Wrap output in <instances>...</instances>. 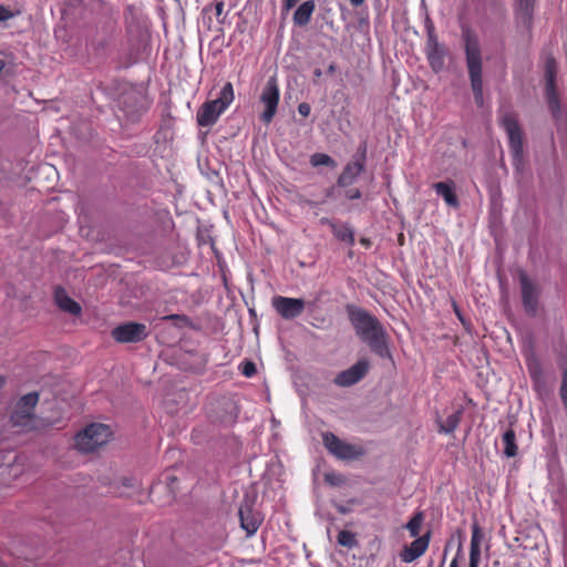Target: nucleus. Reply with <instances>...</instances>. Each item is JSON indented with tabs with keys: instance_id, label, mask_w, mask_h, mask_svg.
<instances>
[{
	"instance_id": "obj_28",
	"label": "nucleus",
	"mask_w": 567,
	"mask_h": 567,
	"mask_svg": "<svg viewBox=\"0 0 567 567\" xmlns=\"http://www.w3.org/2000/svg\"><path fill=\"white\" fill-rule=\"evenodd\" d=\"M527 369L529 377L534 381V383L539 384L544 378V371L540 362L536 359H533L527 363Z\"/></svg>"
},
{
	"instance_id": "obj_22",
	"label": "nucleus",
	"mask_w": 567,
	"mask_h": 567,
	"mask_svg": "<svg viewBox=\"0 0 567 567\" xmlns=\"http://www.w3.org/2000/svg\"><path fill=\"white\" fill-rule=\"evenodd\" d=\"M54 299L59 308L62 309L63 311L74 316L81 313V306L71 297H69L63 288H55Z\"/></svg>"
},
{
	"instance_id": "obj_17",
	"label": "nucleus",
	"mask_w": 567,
	"mask_h": 567,
	"mask_svg": "<svg viewBox=\"0 0 567 567\" xmlns=\"http://www.w3.org/2000/svg\"><path fill=\"white\" fill-rule=\"evenodd\" d=\"M535 0H516L515 20L518 28L532 29Z\"/></svg>"
},
{
	"instance_id": "obj_47",
	"label": "nucleus",
	"mask_w": 567,
	"mask_h": 567,
	"mask_svg": "<svg viewBox=\"0 0 567 567\" xmlns=\"http://www.w3.org/2000/svg\"><path fill=\"white\" fill-rule=\"evenodd\" d=\"M313 75H315V78H318V79H319V78L322 75V71H321L320 69H316V70L313 71Z\"/></svg>"
},
{
	"instance_id": "obj_50",
	"label": "nucleus",
	"mask_w": 567,
	"mask_h": 567,
	"mask_svg": "<svg viewBox=\"0 0 567 567\" xmlns=\"http://www.w3.org/2000/svg\"><path fill=\"white\" fill-rule=\"evenodd\" d=\"M307 204L310 205V206H316L317 205V203L311 202V200H307Z\"/></svg>"
},
{
	"instance_id": "obj_23",
	"label": "nucleus",
	"mask_w": 567,
	"mask_h": 567,
	"mask_svg": "<svg viewBox=\"0 0 567 567\" xmlns=\"http://www.w3.org/2000/svg\"><path fill=\"white\" fill-rule=\"evenodd\" d=\"M316 10L315 0H307L302 2L293 13V23L298 27L307 25Z\"/></svg>"
},
{
	"instance_id": "obj_49",
	"label": "nucleus",
	"mask_w": 567,
	"mask_h": 567,
	"mask_svg": "<svg viewBox=\"0 0 567 567\" xmlns=\"http://www.w3.org/2000/svg\"><path fill=\"white\" fill-rule=\"evenodd\" d=\"M6 384V378L0 375V389Z\"/></svg>"
},
{
	"instance_id": "obj_27",
	"label": "nucleus",
	"mask_w": 567,
	"mask_h": 567,
	"mask_svg": "<svg viewBox=\"0 0 567 567\" xmlns=\"http://www.w3.org/2000/svg\"><path fill=\"white\" fill-rule=\"evenodd\" d=\"M424 523V513L416 512L410 520L405 524L404 528L408 529L411 537L416 538L420 537V530Z\"/></svg>"
},
{
	"instance_id": "obj_36",
	"label": "nucleus",
	"mask_w": 567,
	"mask_h": 567,
	"mask_svg": "<svg viewBox=\"0 0 567 567\" xmlns=\"http://www.w3.org/2000/svg\"><path fill=\"white\" fill-rule=\"evenodd\" d=\"M12 12L4 6H0V21H6L12 17Z\"/></svg>"
},
{
	"instance_id": "obj_9",
	"label": "nucleus",
	"mask_w": 567,
	"mask_h": 567,
	"mask_svg": "<svg viewBox=\"0 0 567 567\" xmlns=\"http://www.w3.org/2000/svg\"><path fill=\"white\" fill-rule=\"evenodd\" d=\"M280 99V90L278 85V81L276 76H271L268 79L266 85L262 89L260 95V102L265 105L264 112L260 114V120L265 124H269L272 122Z\"/></svg>"
},
{
	"instance_id": "obj_3",
	"label": "nucleus",
	"mask_w": 567,
	"mask_h": 567,
	"mask_svg": "<svg viewBox=\"0 0 567 567\" xmlns=\"http://www.w3.org/2000/svg\"><path fill=\"white\" fill-rule=\"evenodd\" d=\"M234 86L230 82H226L221 87L219 95L210 101H206L196 113L197 124L202 127H210L220 117V115L234 102Z\"/></svg>"
},
{
	"instance_id": "obj_29",
	"label": "nucleus",
	"mask_w": 567,
	"mask_h": 567,
	"mask_svg": "<svg viewBox=\"0 0 567 567\" xmlns=\"http://www.w3.org/2000/svg\"><path fill=\"white\" fill-rule=\"evenodd\" d=\"M337 542L339 545L347 547V548H353L358 545L355 534L351 530H341L338 534Z\"/></svg>"
},
{
	"instance_id": "obj_20",
	"label": "nucleus",
	"mask_w": 567,
	"mask_h": 567,
	"mask_svg": "<svg viewBox=\"0 0 567 567\" xmlns=\"http://www.w3.org/2000/svg\"><path fill=\"white\" fill-rule=\"evenodd\" d=\"M484 538L482 528L477 523L472 525L470 564L468 567H478L481 561V543Z\"/></svg>"
},
{
	"instance_id": "obj_45",
	"label": "nucleus",
	"mask_w": 567,
	"mask_h": 567,
	"mask_svg": "<svg viewBox=\"0 0 567 567\" xmlns=\"http://www.w3.org/2000/svg\"><path fill=\"white\" fill-rule=\"evenodd\" d=\"M453 307H454V311H455L456 316L458 317V319L461 321H463L462 315H461V312H460V310L457 308V305L455 302L453 303Z\"/></svg>"
},
{
	"instance_id": "obj_33",
	"label": "nucleus",
	"mask_w": 567,
	"mask_h": 567,
	"mask_svg": "<svg viewBox=\"0 0 567 567\" xmlns=\"http://www.w3.org/2000/svg\"><path fill=\"white\" fill-rule=\"evenodd\" d=\"M298 112L300 115L307 117L311 112V107L308 103L302 102L298 105Z\"/></svg>"
},
{
	"instance_id": "obj_15",
	"label": "nucleus",
	"mask_w": 567,
	"mask_h": 567,
	"mask_svg": "<svg viewBox=\"0 0 567 567\" xmlns=\"http://www.w3.org/2000/svg\"><path fill=\"white\" fill-rule=\"evenodd\" d=\"M112 34L111 28H103L102 31H96L93 35L87 38L85 43L87 53L94 58H106Z\"/></svg>"
},
{
	"instance_id": "obj_14",
	"label": "nucleus",
	"mask_w": 567,
	"mask_h": 567,
	"mask_svg": "<svg viewBox=\"0 0 567 567\" xmlns=\"http://www.w3.org/2000/svg\"><path fill=\"white\" fill-rule=\"evenodd\" d=\"M523 307L526 313L535 317L538 311L539 289L524 272L519 275Z\"/></svg>"
},
{
	"instance_id": "obj_7",
	"label": "nucleus",
	"mask_w": 567,
	"mask_h": 567,
	"mask_svg": "<svg viewBox=\"0 0 567 567\" xmlns=\"http://www.w3.org/2000/svg\"><path fill=\"white\" fill-rule=\"evenodd\" d=\"M557 62L555 58L548 54L544 63L545 96L548 109L554 117L560 115V99L556 85Z\"/></svg>"
},
{
	"instance_id": "obj_12",
	"label": "nucleus",
	"mask_w": 567,
	"mask_h": 567,
	"mask_svg": "<svg viewBox=\"0 0 567 567\" xmlns=\"http://www.w3.org/2000/svg\"><path fill=\"white\" fill-rule=\"evenodd\" d=\"M271 305L277 313L285 320H293L302 315L306 301L301 298L275 296Z\"/></svg>"
},
{
	"instance_id": "obj_5",
	"label": "nucleus",
	"mask_w": 567,
	"mask_h": 567,
	"mask_svg": "<svg viewBox=\"0 0 567 567\" xmlns=\"http://www.w3.org/2000/svg\"><path fill=\"white\" fill-rule=\"evenodd\" d=\"M501 124L508 136L509 150L513 156V165L519 168L524 163L523 132L514 112H506L501 117Z\"/></svg>"
},
{
	"instance_id": "obj_26",
	"label": "nucleus",
	"mask_w": 567,
	"mask_h": 567,
	"mask_svg": "<svg viewBox=\"0 0 567 567\" xmlns=\"http://www.w3.org/2000/svg\"><path fill=\"white\" fill-rule=\"evenodd\" d=\"M502 442L504 445V454L507 457H514L517 455L518 446L516 444V434L513 429H508L504 432Z\"/></svg>"
},
{
	"instance_id": "obj_43",
	"label": "nucleus",
	"mask_w": 567,
	"mask_h": 567,
	"mask_svg": "<svg viewBox=\"0 0 567 567\" xmlns=\"http://www.w3.org/2000/svg\"><path fill=\"white\" fill-rule=\"evenodd\" d=\"M336 64L334 63H331L329 66H328V70H327V73L328 74H333L336 72Z\"/></svg>"
},
{
	"instance_id": "obj_30",
	"label": "nucleus",
	"mask_w": 567,
	"mask_h": 567,
	"mask_svg": "<svg viewBox=\"0 0 567 567\" xmlns=\"http://www.w3.org/2000/svg\"><path fill=\"white\" fill-rule=\"evenodd\" d=\"M310 164L313 167L318 166H336V162L332 157L323 153H315L310 156Z\"/></svg>"
},
{
	"instance_id": "obj_18",
	"label": "nucleus",
	"mask_w": 567,
	"mask_h": 567,
	"mask_svg": "<svg viewBox=\"0 0 567 567\" xmlns=\"http://www.w3.org/2000/svg\"><path fill=\"white\" fill-rule=\"evenodd\" d=\"M239 519L241 528L246 530L248 536L254 535L262 522L260 514L255 512L248 504L240 506Z\"/></svg>"
},
{
	"instance_id": "obj_41",
	"label": "nucleus",
	"mask_w": 567,
	"mask_h": 567,
	"mask_svg": "<svg viewBox=\"0 0 567 567\" xmlns=\"http://www.w3.org/2000/svg\"><path fill=\"white\" fill-rule=\"evenodd\" d=\"M122 484L125 487H134V482L131 478H123L122 480Z\"/></svg>"
},
{
	"instance_id": "obj_2",
	"label": "nucleus",
	"mask_w": 567,
	"mask_h": 567,
	"mask_svg": "<svg viewBox=\"0 0 567 567\" xmlns=\"http://www.w3.org/2000/svg\"><path fill=\"white\" fill-rule=\"evenodd\" d=\"M466 69L473 91L474 101L477 106L484 103L483 97V59L478 38L475 33L466 30L462 34Z\"/></svg>"
},
{
	"instance_id": "obj_6",
	"label": "nucleus",
	"mask_w": 567,
	"mask_h": 567,
	"mask_svg": "<svg viewBox=\"0 0 567 567\" xmlns=\"http://www.w3.org/2000/svg\"><path fill=\"white\" fill-rule=\"evenodd\" d=\"M39 402V393L30 392L25 395H22L11 415L10 423L13 427H20L22 430H32L33 421H34V409Z\"/></svg>"
},
{
	"instance_id": "obj_16",
	"label": "nucleus",
	"mask_w": 567,
	"mask_h": 567,
	"mask_svg": "<svg viewBox=\"0 0 567 567\" xmlns=\"http://www.w3.org/2000/svg\"><path fill=\"white\" fill-rule=\"evenodd\" d=\"M431 536L432 532L427 530L424 535L416 537L409 546H405L400 554L401 560L412 563L424 555L429 548Z\"/></svg>"
},
{
	"instance_id": "obj_10",
	"label": "nucleus",
	"mask_w": 567,
	"mask_h": 567,
	"mask_svg": "<svg viewBox=\"0 0 567 567\" xmlns=\"http://www.w3.org/2000/svg\"><path fill=\"white\" fill-rule=\"evenodd\" d=\"M111 336L118 343H136L147 338L148 330L146 324L131 321L115 327Z\"/></svg>"
},
{
	"instance_id": "obj_4",
	"label": "nucleus",
	"mask_w": 567,
	"mask_h": 567,
	"mask_svg": "<svg viewBox=\"0 0 567 567\" xmlns=\"http://www.w3.org/2000/svg\"><path fill=\"white\" fill-rule=\"evenodd\" d=\"M112 431L109 425L92 423L75 436V447L82 453H91L109 442Z\"/></svg>"
},
{
	"instance_id": "obj_8",
	"label": "nucleus",
	"mask_w": 567,
	"mask_h": 567,
	"mask_svg": "<svg viewBox=\"0 0 567 567\" xmlns=\"http://www.w3.org/2000/svg\"><path fill=\"white\" fill-rule=\"evenodd\" d=\"M425 55L434 73H440L445 65L446 49L439 42L433 24L426 25Z\"/></svg>"
},
{
	"instance_id": "obj_19",
	"label": "nucleus",
	"mask_w": 567,
	"mask_h": 567,
	"mask_svg": "<svg viewBox=\"0 0 567 567\" xmlns=\"http://www.w3.org/2000/svg\"><path fill=\"white\" fill-rule=\"evenodd\" d=\"M364 159L365 156L363 154L360 159L348 163L337 181L338 186L347 187L351 185L364 169Z\"/></svg>"
},
{
	"instance_id": "obj_35",
	"label": "nucleus",
	"mask_w": 567,
	"mask_h": 567,
	"mask_svg": "<svg viewBox=\"0 0 567 567\" xmlns=\"http://www.w3.org/2000/svg\"><path fill=\"white\" fill-rule=\"evenodd\" d=\"M163 319L167 320V321H183V322L188 321V318L184 315H168V316H165Z\"/></svg>"
},
{
	"instance_id": "obj_34",
	"label": "nucleus",
	"mask_w": 567,
	"mask_h": 567,
	"mask_svg": "<svg viewBox=\"0 0 567 567\" xmlns=\"http://www.w3.org/2000/svg\"><path fill=\"white\" fill-rule=\"evenodd\" d=\"M346 197L348 199H359L361 198V192L358 188H351L346 192Z\"/></svg>"
},
{
	"instance_id": "obj_24",
	"label": "nucleus",
	"mask_w": 567,
	"mask_h": 567,
	"mask_svg": "<svg viewBox=\"0 0 567 567\" xmlns=\"http://www.w3.org/2000/svg\"><path fill=\"white\" fill-rule=\"evenodd\" d=\"M331 230H332L333 236L338 240H340L342 243H346L349 246H353L354 245V241H355L354 240V231L347 224H339V223H337L336 225H332V229Z\"/></svg>"
},
{
	"instance_id": "obj_51",
	"label": "nucleus",
	"mask_w": 567,
	"mask_h": 567,
	"mask_svg": "<svg viewBox=\"0 0 567 567\" xmlns=\"http://www.w3.org/2000/svg\"><path fill=\"white\" fill-rule=\"evenodd\" d=\"M461 550H462V544L460 543L457 553H460Z\"/></svg>"
},
{
	"instance_id": "obj_13",
	"label": "nucleus",
	"mask_w": 567,
	"mask_h": 567,
	"mask_svg": "<svg viewBox=\"0 0 567 567\" xmlns=\"http://www.w3.org/2000/svg\"><path fill=\"white\" fill-rule=\"evenodd\" d=\"M369 370V361L367 359H360L349 369L339 372L333 382L341 388L354 385L368 374Z\"/></svg>"
},
{
	"instance_id": "obj_31",
	"label": "nucleus",
	"mask_w": 567,
	"mask_h": 567,
	"mask_svg": "<svg viewBox=\"0 0 567 567\" xmlns=\"http://www.w3.org/2000/svg\"><path fill=\"white\" fill-rule=\"evenodd\" d=\"M240 372L247 377L251 378L256 374V364L252 361H245L239 367Z\"/></svg>"
},
{
	"instance_id": "obj_40",
	"label": "nucleus",
	"mask_w": 567,
	"mask_h": 567,
	"mask_svg": "<svg viewBox=\"0 0 567 567\" xmlns=\"http://www.w3.org/2000/svg\"><path fill=\"white\" fill-rule=\"evenodd\" d=\"M320 224L321 225H327V226H329L332 229V225H336L337 223L334 220L330 219V218L322 217L320 219Z\"/></svg>"
},
{
	"instance_id": "obj_32",
	"label": "nucleus",
	"mask_w": 567,
	"mask_h": 567,
	"mask_svg": "<svg viewBox=\"0 0 567 567\" xmlns=\"http://www.w3.org/2000/svg\"><path fill=\"white\" fill-rule=\"evenodd\" d=\"M559 395L561 399V402H567V369L563 371L561 374V384L559 389Z\"/></svg>"
},
{
	"instance_id": "obj_1",
	"label": "nucleus",
	"mask_w": 567,
	"mask_h": 567,
	"mask_svg": "<svg viewBox=\"0 0 567 567\" xmlns=\"http://www.w3.org/2000/svg\"><path fill=\"white\" fill-rule=\"evenodd\" d=\"M346 309L357 337L378 357L391 358L389 337L380 320L368 310L354 305H348Z\"/></svg>"
},
{
	"instance_id": "obj_11",
	"label": "nucleus",
	"mask_w": 567,
	"mask_h": 567,
	"mask_svg": "<svg viewBox=\"0 0 567 567\" xmlns=\"http://www.w3.org/2000/svg\"><path fill=\"white\" fill-rule=\"evenodd\" d=\"M322 442L324 447L340 460H354L361 455L360 449L340 440L337 435L331 432H324L322 434Z\"/></svg>"
},
{
	"instance_id": "obj_46",
	"label": "nucleus",
	"mask_w": 567,
	"mask_h": 567,
	"mask_svg": "<svg viewBox=\"0 0 567 567\" xmlns=\"http://www.w3.org/2000/svg\"><path fill=\"white\" fill-rule=\"evenodd\" d=\"M360 243H361L363 246H365V247H369V246H370V240H369V239H367V238H361V239H360Z\"/></svg>"
},
{
	"instance_id": "obj_44",
	"label": "nucleus",
	"mask_w": 567,
	"mask_h": 567,
	"mask_svg": "<svg viewBox=\"0 0 567 567\" xmlns=\"http://www.w3.org/2000/svg\"><path fill=\"white\" fill-rule=\"evenodd\" d=\"M4 66H6V61L3 58V53L0 52V72L4 69Z\"/></svg>"
},
{
	"instance_id": "obj_38",
	"label": "nucleus",
	"mask_w": 567,
	"mask_h": 567,
	"mask_svg": "<svg viewBox=\"0 0 567 567\" xmlns=\"http://www.w3.org/2000/svg\"><path fill=\"white\" fill-rule=\"evenodd\" d=\"M326 481L329 482L330 484H338L339 483V476L334 475V474H326Z\"/></svg>"
},
{
	"instance_id": "obj_37",
	"label": "nucleus",
	"mask_w": 567,
	"mask_h": 567,
	"mask_svg": "<svg viewBox=\"0 0 567 567\" xmlns=\"http://www.w3.org/2000/svg\"><path fill=\"white\" fill-rule=\"evenodd\" d=\"M300 0H284V9L285 10H290L292 8H295L297 6V3L299 2Z\"/></svg>"
},
{
	"instance_id": "obj_48",
	"label": "nucleus",
	"mask_w": 567,
	"mask_h": 567,
	"mask_svg": "<svg viewBox=\"0 0 567 567\" xmlns=\"http://www.w3.org/2000/svg\"><path fill=\"white\" fill-rule=\"evenodd\" d=\"M449 567H458L457 557H455V558L451 561V564H450V566H449Z\"/></svg>"
},
{
	"instance_id": "obj_39",
	"label": "nucleus",
	"mask_w": 567,
	"mask_h": 567,
	"mask_svg": "<svg viewBox=\"0 0 567 567\" xmlns=\"http://www.w3.org/2000/svg\"><path fill=\"white\" fill-rule=\"evenodd\" d=\"M224 11V2L223 1H217L215 3V13H216V17L218 18L219 16H221Z\"/></svg>"
},
{
	"instance_id": "obj_25",
	"label": "nucleus",
	"mask_w": 567,
	"mask_h": 567,
	"mask_svg": "<svg viewBox=\"0 0 567 567\" xmlns=\"http://www.w3.org/2000/svg\"><path fill=\"white\" fill-rule=\"evenodd\" d=\"M463 409H458L453 414L449 415L444 422H439V432L450 434L453 433L462 420Z\"/></svg>"
},
{
	"instance_id": "obj_21",
	"label": "nucleus",
	"mask_w": 567,
	"mask_h": 567,
	"mask_svg": "<svg viewBox=\"0 0 567 567\" xmlns=\"http://www.w3.org/2000/svg\"><path fill=\"white\" fill-rule=\"evenodd\" d=\"M435 193L442 196L446 205L453 208L460 206L458 198L455 194L454 182H437L433 185Z\"/></svg>"
},
{
	"instance_id": "obj_42",
	"label": "nucleus",
	"mask_w": 567,
	"mask_h": 567,
	"mask_svg": "<svg viewBox=\"0 0 567 567\" xmlns=\"http://www.w3.org/2000/svg\"><path fill=\"white\" fill-rule=\"evenodd\" d=\"M352 7H360L364 3L365 0H349Z\"/></svg>"
}]
</instances>
